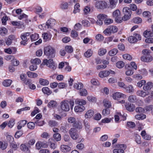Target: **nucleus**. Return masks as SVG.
<instances>
[{"label": "nucleus", "instance_id": "39", "mask_svg": "<svg viewBox=\"0 0 153 153\" xmlns=\"http://www.w3.org/2000/svg\"><path fill=\"white\" fill-rule=\"evenodd\" d=\"M30 37L32 41H34L38 39L39 35L38 34H34L30 35Z\"/></svg>", "mask_w": 153, "mask_h": 153}, {"label": "nucleus", "instance_id": "27", "mask_svg": "<svg viewBox=\"0 0 153 153\" xmlns=\"http://www.w3.org/2000/svg\"><path fill=\"white\" fill-rule=\"evenodd\" d=\"M12 82V80L10 79H6L3 81L2 84L4 86L8 87L10 85Z\"/></svg>", "mask_w": 153, "mask_h": 153}, {"label": "nucleus", "instance_id": "53", "mask_svg": "<svg viewBox=\"0 0 153 153\" xmlns=\"http://www.w3.org/2000/svg\"><path fill=\"white\" fill-rule=\"evenodd\" d=\"M48 125L52 127L57 126V123L55 121L50 120L48 122Z\"/></svg>", "mask_w": 153, "mask_h": 153}, {"label": "nucleus", "instance_id": "52", "mask_svg": "<svg viewBox=\"0 0 153 153\" xmlns=\"http://www.w3.org/2000/svg\"><path fill=\"white\" fill-rule=\"evenodd\" d=\"M110 110L109 108H106L103 110L102 114L103 115L106 116L110 113Z\"/></svg>", "mask_w": 153, "mask_h": 153}, {"label": "nucleus", "instance_id": "50", "mask_svg": "<svg viewBox=\"0 0 153 153\" xmlns=\"http://www.w3.org/2000/svg\"><path fill=\"white\" fill-rule=\"evenodd\" d=\"M133 21L135 23L139 24L141 22L142 20L140 17H136L133 19Z\"/></svg>", "mask_w": 153, "mask_h": 153}, {"label": "nucleus", "instance_id": "28", "mask_svg": "<svg viewBox=\"0 0 153 153\" xmlns=\"http://www.w3.org/2000/svg\"><path fill=\"white\" fill-rule=\"evenodd\" d=\"M27 74L28 76L30 78H35L38 76V75L37 74L30 71L27 72Z\"/></svg>", "mask_w": 153, "mask_h": 153}, {"label": "nucleus", "instance_id": "4", "mask_svg": "<svg viewBox=\"0 0 153 153\" xmlns=\"http://www.w3.org/2000/svg\"><path fill=\"white\" fill-rule=\"evenodd\" d=\"M30 34V33H25L22 34L21 37L22 40L20 42L22 45H25L27 44V42L29 39V36Z\"/></svg>", "mask_w": 153, "mask_h": 153}, {"label": "nucleus", "instance_id": "33", "mask_svg": "<svg viewBox=\"0 0 153 153\" xmlns=\"http://www.w3.org/2000/svg\"><path fill=\"white\" fill-rule=\"evenodd\" d=\"M130 66H128L127 69L128 70L126 72V74L127 75L130 76L133 74L134 72L133 70L131 69H130Z\"/></svg>", "mask_w": 153, "mask_h": 153}, {"label": "nucleus", "instance_id": "51", "mask_svg": "<svg viewBox=\"0 0 153 153\" xmlns=\"http://www.w3.org/2000/svg\"><path fill=\"white\" fill-rule=\"evenodd\" d=\"M111 33H115L117 32L118 31V28L116 26H109Z\"/></svg>", "mask_w": 153, "mask_h": 153}, {"label": "nucleus", "instance_id": "17", "mask_svg": "<svg viewBox=\"0 0 153 153\" xmlns=\"http://www.w3.org/2000/svg\"><path fill=\"white\" fill-rule=\"evenodd\" d=\"M86 101L82 99H77L75 100V104L79 105H83L86 104Z\"/></svg>", "mask_w": 153, "mask_h": 153}, {"label": "nucleus", "instance_id": "49", "mask_svg": "<svg viewBox=\"0 0 153 153\" xmlns=\"http://www.w3.org/2000/svg\"><path fill=\"white\" fill-rule=\"evenodd\" d=\"M31 62L34 64L35 65L39 64L41 63L40 60L38 58H36L34 59H32L30 61Z\"/></svg>", "mask_w": 153, "mask_h": 153}, {"label": "nucleus", "instance_id": "30", "mask_svg": "<svg viewBox=\"0 0 153 153\" xmlns=\"http://www.w3.org/2000/svg\"><path fill=\"white\" fill-rule=\"evenodd\" d=\"M143 35L146 38L152 37L153 36V33L151 31H145L143 33Z\"/></svg>", "mask_w": 153, "mask_h": 153}, {"label": "nucleus", "instance_id": "36", "mask_svg": "<svg viewBox=\"0 0 153 153\" xmlns=\"http://www.w3.org/2000/svg\"><path fill=\"white\" fill-rule=\"evenodd\" d=\"M42 37L43 39L45 40V41L49 40L51 38L50 35L47 33H44L42 34Z\"/></svg>", "mask_w": 153, "mask_h": 153}, {"label": "nucleus", "instance_id": "5", "mask_svg": "<svg viewBox=\"0 0 153 153\" xmlns=\"http://www.w3.org/2000/svg\"><path fill=\"white\" fill-rule=\"evenodd\" d=\"M116 148L117 149L113 150V153H123L126 146L125 144H118L116 145Z\"/></svg>", "mask_w": 153, "mask_h": 153}, {"label": "nucleus", "instance_id": "56", "mask_svg": "<svg viewBox=\"0 0 153 153\" xmlns=\"http://www.w3.org/2000/svg\"><path fill=\"white\" fill-rule=\"evenodd\" d=\"M91 84L94 85H98L100 84L98 80L95 79H91Z\"/></svg>", "mask_w": 153, "mask_h": 153}, {"label": "nucleus", "instance_id": "6", "mask_svg": "<svg viewBox=\"0 0 153 153\" xmlns=\"http://www.w3.org/2000/svg\"><path fill=\"white\" fill-rule=\"evenodd\" d=\"M113 17L115 19L116 22L120 23L122 21V18L120 17V13L119 10H116L112 13Z\"/></svg>", "mask_w": 153, "mask_h": 153}, {"label": "nucleus", "instance_id": "35", "mask_svg": "<svg viewBox=\"0 0 153 153\" xmlns=\"http://www.w3.org/2000/svg\"><path fill=\"white\" fill-rule=\"evenodd\" d=\"M117 52V50L116 48H114L109 52L108 54L110 56H114L115 55Z\"/></svg>", "mask_w": 153, "mask_h": 153}, {"label": "nucleus", "instance_id": "38", "mask_svg": "<svg viewBox=\"0 0 153 153\" xmlns=\"http://www.w3.org/2000/svg\"><path fill=\"white\" fill-rule=\"evenodd\" d=\"M7 30L4 27L0 28V34L4 36L7 33Z\"/></svg>", "mask_w": 153, "mask_h": 153}, {"label": "nucleus", "instance_id": "57", "mask_svg": "<svg viewBox=\"0 0 153 153\" xmlns=\"http://www.w3.org/2000/svg\"><path fill=\"white\" fill-rule=\"evenodd\" d=\"M90 8L89 6H86L83 9L84 13V14L87 15L90 12Z\"/></svg>", "mask_w": 153, "mask_h": 153}, {"label": "nucleus", "instance_id": "46", "mask_svg": "<svg viewBox=\"0 0 153 153\" xmlns=\"http://www.w3.org/2000/svg\"><path fill=\"white\" fill-rule=\"evenodd\" d=\"M106 49L104 48H100L98 51V54L100 56L104 55L106 52Z\"/></svg>", "mask_w": 153, "mask_h": 153}, {"label": "nucleus", "instance_id": "41", "mask_svg": "<svg viewBox=\"0 0 153 153\" xmlns=\"http://www.w3.org/2000/svg\"><path fill=\"white\" fill-rule=\"evenodd\" d=\"M116 65L117 68H121L124 66L125 64L123 61H119L117 63Z\"/></svg>", "mask_w": 153, "mask_h": 153}, {"label": "nucleus", "instance_id": "8", "mask_svg": "<svg viewBox=\"0 0 153 153\" xmlns=\"http://www.w3.org/2000/svg\"><path fill=\"white\" fill-rule=\"evenodd\" d=\"M95 7L97 9H103L106 7L107 3L104 1H98L95 4Z\"/></svg>", "mask_w": 153, "mask_h": 153}, {"label": "nucleus", "instance_id": "7", "mask_svg": "<svg viewBox=\"0 0 153 153\" xmlns=\"http://www.w3.org/2000/svg\"><path fill=\"white\" fill-rule=\"evenodd\" d=\"M69 133L71 138L74 140L77 139L79 137L77 131L75 128H71L69 131Z\"/></svg>", "mask_w": 153, "mask_h": 153}, {"label": "nucleus", "instance_id": "12", "mask_svg": "<svg viewBox=\"0 0 153 153\" xmlns=\"http://www.w3.org/2000/svg\"><path fill=\"white\" fill-rule=\"evenodd\" d=\"M141 59L143 62H149L152 60V58L151 55H150L145 56H142Z\"/></svg>", "mask_w": 153, "mask_h": 153}, {"label": "nucleus", "instance_id": "64", "mask_svg": "<svg viewBox=\"0 0 153 153\" xmlns=\"http://www.w3.org/2000/svg\"><path fill=\"white\" fill-rule=\"evenodd\" d=\"M128 126L130 128H134L135 126V124L134 122H128L127 123Z\"/></svg>", "mask_w": 153, "mask_h": 153}, {"label": "nucleus", "instance_id": "15", "mask_svg": "<svg viewBox=\"0 0 153 153\" xmlns=\"http://www.w3.org/2000/svg\"><path fill=\"white\" fill-rule=\"evenodd\" d=\"M110 74V71H100L99 74V76L101 78H103L108 76Z\"/></svg>", "mask_w": 153, "mask_h": 153}, {"label": "nucleus", "instance_id": "20", "mask_svg": "<svg viewBox=\"0 0 153 153\" xmlns=\"http://www.w3.org/2000/svg\"><path fill=\"white\" fill-rule=\"evenodd\" d=\"M152 83L151 82H148L145 84L143 87V89L145 91L150 90L152 87Z\"/></svg>", "mask_w": 153, "mask_h": 153}, {"label": "nucleus", "instance_id": "44", "mask_svg": "<svg viewBox=\"0 0 153 153\" xmlns=\"http://www.w3.org/2000/svg\"><path fill=\"white\" fill-rule=\"evenodd\" d=\"M146 116L144 114H137L135 116L136 119L138 120H143L146 118Z\"/></svg>", "mask_w": 153, "mask_h": 153}, {"label": "nucleus", "instance_id": "42", "mask_svg": "<svg viewBox=\"0 0 153 153\" xmlns=\"http://www.w3.org/2000/svg\"><path fill=\"white\" fill-rule=\"evenodd\" d=\"M65 51L68 53H72L73 51L72 47L71 46H67L65 48Z\"/></svg>", "mask_w": 153, "mask_h": 153}, {"label": "nucleus", "instance_id": "59", "mask_svg": "<svg viewBox=\"0 0 153 153\" xmlns=\"http://www.w3.org/2000/svg\"><path fill=\"white\" fill-rule=\"evenodd\" d=\"M123 57L125 59H128L129 60H131L132 59V57L128 54H125L123 55Z\"/></svg>", "mask_w": 153, "mask_h": 153}, {"label": "nucleus", "instance_id": "9", "mask_svg": "<svg viewBox=\"0 0 153 153\" xmlns=\"http://www.w3.org/2000/svg\"><path fill=\"white\" fill-rule=\"evenodd\" d=\"M46 143L45 141H38L36 143V149L39 150L42 148H45L47 146Z\"/></svg>", "mask_w": 153, "mask_h": 153}, {"label": "nucleus", "instance_id": "61", "mask_svg": "<svg viewBox=\"0 0 153 153\" xmlns=\"http://www.w3.org/2000/svg\"><path fill=\"white\" fill-rule=\"evenodd\" d=\"M43 62L45 65H46L48 63L51 64L54 63L53 60L51 59H49L48 60L47 59H45L43 61Z\"/></svg>", "mask_w": 153, "mask_h": 153}, {"label": "nucleus", "instance_id": "3", "mask_svg": "<svg viewBox=\"0 0 153 153\" xmlns=\"http://www.w3.org/2000/svg\"><path fill=\"white\" fill-rule=\"evenodd\" d=\"M60 104V107L62 111L65 112H67L69 111L70 107L68 101H63L61 102Z\"/></svg>", "mask_w": 153, "mask_h": 153}, {"label": "nucleus", "instance_id": "40", "mask_svg": "<svg viewBox=\"0 0 153 153\" xmlns=\"http://www.w3.org/2000/svg\"><path fill=\"white\" fill-rule=\"evenodd\" d=\"M150 53L151 51L150 50L147 49H144L142 51V53L143 54V55L142 56H145L150 55Z\"/></svg>", "mask_w": 153, "mask_h": 153}, {"label": "nucleus", "instance_id": "24", "mask_svg": "<svg viewBox=\"0 0 153 153\" xmlns=\"http://www.w3.org/2000/svg\"><path fill=\"white\" fill-rule=\"evenodd\" d=\"M42 91L44 93L48 95H49L52 93V91L49 89V88L46 87L43 88Z\"/></svg>", "mask_w": 153, "mask_h": 153}, {"label": "nucleus", "instance_id": "43", "mask_svg": "<svg viewBox=\"0 0 153 153\" xmlns=\"http://www.w3.org/2000/svg\"><path fill=\"white\" fill-rule=\"evenodd\" d=\"M87 99L88 101L92 102H95L97 100V98L95 97L91 96H88Z\"/></svg>", "mask_w": 153, "mask_h": 153}, {"label": "nucleus", "instance_id": "58", "mask_svg": "<svg viewBox=\"0 0 153 153\" xmlns=\"http://www.w3.org/2000/svg\"><path fill=\"white\" fill-rule=\"evenodd\" d=\"M96 39L99 41H101L104 39L103 36L100 34L97 35L96 36Z\"/></svg>", "mask_w": 153, "mask_h": 153}, {"label": "nucleus", "instance_id": "21", "mask_svg": "<svg viewBox=\"0 0 153 153\" xmlns=\"http://www.w3.org/2000/svg\"><path fill=\"white\" fill-rule=\"evenodd\" d=\"M57 106V102L56 101L51 100L48 103V107L49 108H54Z\"/></svg>", "mask_w": 153, "mask_h": 153}, {"label": "nucleus", "instance_id": "37", "mask_svg": "<svg viewBox=\"0 0 153 153\" xmlns=\"http://www.w3.org/2000/svg\"><path fill=\"white\" fill-rule=\"evenodd\" d=\"M39 82L40 84L43 85H47L49 83L47 80L41 78L40 79Z\"/></svg>", "mask_w": 153, "mask_h": 153}, {"label": "nucleus", "instance_id": "19", "mask_svg": "<svg viewBox=\"0 0 153 153\" xmlns=\"http://www.w3.org/2000/svg\"><path fill=\"white\" fill-rule=\"evenodd\" d=\"M94 112L92 110H88L85 114V117L86 118H91L94 115Z\"/></svg>", "mask_w": 153, "mask_h": 153}, {"label": "nucleus", "instance_id": "26", "mask_svg": "<svg viewBox=\"0 0 153 153\" xmlns=\"http://www.w3.org/2000/svg\"><path fill=\"white\" fill-rule=\"evenodd\" d=\"M104 106L107 108H109L111 106V103L108 100L105 99L103 102Z\"/></svg>", "mask_w": 153, "mask_h": 153}, {"label": "nucleus", "instance_id": "2", "mask_svg": "<svg viewBox=\"0 0 153 153\" xmlns=\"http://www.w3.org/2000/svg\"><path fill=\"white\" fill-rule=\"evenodd\" d=\"M124 16L122 19L125 21L129 19L131 17V11L128 7H125L123 8V10Z\"/></svg>", "mask_w": 153, "mask_h": 153}, {"label": "nucleus", "instance_id": "47", "mask_svg": "<svg viewBox=\"0 0 153 153\" xmlns=\"http://www.w3.org/2000/svg\"><path fill=\"white\" fill-rule=\"evenodd\" d=\"M137 98L135 96L131 95L128 98V100L131 102H134L136 100Z\"/></svg>", "mask_w": 153, "mask_h": 153}, {"label": "nucleus", "instance_id": "13", "mask_svg": "<svg viewBox=\"0 0 153 153\" xmlns=\"http://www.w3.org/2000/svg\"><path fill=\"white\" fill-rule=\"evenodd\" d=\"M113 97L115 100H117L118 98L124 97L126 95L123 93L120 92H116L113 94L112 95Z\"/></svg>", "mask_w": 153, "mask_h": 153}, {"label": "nucleus", "instance_id": "32", "mask_svg": "<svg viewBox=\"0 0 153 153\" xmlns=\"http://www.w3.org/2000/svg\"><path fill=\"white\" fill-rule=\"evenodd\" d=\"M93 54L92 51L90 49H88L86 52L84 53V56L86 58L91 57Z\"/></svg>", "mask_w": 153, "mask_h": 153}, {"label": "nucleus", "instance_id": "54", "mask_svg": "<svg viewBox=\"0 0 153 153\" xmlns=\"http://www.w3.org/2000/svg\"><path fill=\"white\" fill-rule=\"evenodd\" d=\"M27 126L28 128L30 129H33L35 126V123L33 122H30L27 124Z\"/></svg>", "mask_w": 153, "mask_h": 153}, {"label": "nucleus", "instance_id": "1", "mask_svg": "<svg viewBox=\"0 0 153 153\" xmlns=\"http://www.w3.org/2000/svg\"><path fill=\"white\" fill-rule=\"evenodd\" d=\"M44 53L48 58H52L55 57V50L51 47L48 46L44 48Z\"/></svg>", "mask_w": 153, "mask_h": 153}, {"label": "nucleus", "instance_id": "34", "mask_svg": "<svg viewBox=\"0 0 153 153\" xmlns=\"http://www.w3.org/2000/svg\"><path fill=\"white\" fill-rule=\"evenodd\" d=\"M80 7V5L79 3H77L75 5L74 10L73 11L74 13H76L79 12L80 10V9H79Z\"/></svg>", "mask_w": 153, "mask_h": 153}, {"label": "nucleus", "instance_id": "25", "mask_svg": "<svg viewBox=\"0 0 153 153\" xmlns=\"http://www.w3.org/2000/svg\"><path fill=\"white\" fill-rule=\"evenodd\" d=\"M125 89L126 90V92L128 93H133L134 91L133 86L131 85H129L128 87L126 86Z\"/></svg>", "mask_w": 153, "mask_h": 153}, {"label": "nucleus", "instance_id": "10", "mask_svg": "<svg viewBox=\"0 0 153 153\" xmlns=\"http://www.w3.org/2000/svg\"><path fill=\"white\" fill-rule=\"evenodd\" d=\"M55 20L54 19H51L47 22L46 24L45 28L48 29L51 28L55 25Z\"/></svg>", "mask_w": 153, "mask_h": 153}, {"label": "nucleus", "instance_id": "16", "mask_svg": "<svg viewBox=\"0 0 153 153\" xmlns=\"http://www.w3.org/2000/svg\"><path fill=\"white\" fill-rule=\"evenodd\" d=\"M149 94V92L148 91H144L142 90H139L137 92V95L142 97H144Z\"/></svg>", "mask_w": 153, "mask_h": 153}, {"label": "nucleus", "instance_id": "11", "mask_svg": "<svg viewBox=\"0 0 153 153\" xmlns=\"http://www.w3.org/2000/svg\"><path fill=\"white\" fill-rule=\"evenodd\" d=\"M125 106L126 109L130 111H133L135 109V106L133 104L126 103Z\"/></svg>", "mask_w": 153, "mask_h": 153}, {"label": "nucleus", "instance_id": "45", "mask_svg": "<svg viewBox=\"0 0 153 153\" xmlns=\"http://www.w3.org/2000/svg\"><path fill=\"white\" fill-rule=\"evenodd\" d=\"M103 33L106 35L109 36L111 35V32L109 27V26L107 28L104 30Z\"/></svg>", "mask_w": 153, "mask_h": 153}, {"label": "nucleus", "instance_id": "48", "mask_svg": "<svg viewBox=\"0 0 153 153\" xmlns=\"http://www.w3.org/2000/svg\"><path fill=\"white\" fill-rule=\"evenodd\" d=\"M128 40L131 43H133L137 42L136 39H135L134 36H129L128 38Z\"/></svg>", "mask_w": 153, "mask_h": 153}, {"label": "nucleus", "instance_id": "31", "mask_svg": "<svg viewBox=\"0 0 153 153\" xmlns=\"http://www.w3.org/2000/svg\"><path fill=\"white\" fill-rule=\"evenodd\" d=\"M53 137L54 140L56 141H60L61 140V135L58 133L54 134H53Z\"/></svg>", "mask_w": 153, "mask_h": 153}, {"label": "nucleus", "instance_id": "29", "mask_svg": "<svg viewBox=\"0 0 153 153\" xmlns=\"http://www.w3.org/2000/svg\"><path fill=\"white\" fill-rule=\"evenodd\" d=\"M73 126L76 128H82V123L79 121H75L73 124Z\"/></svg>", "mask_w": 153, "mask_h": 153}, {"label": "nucleus", "instance_id": "62", "mask_svg": "<svg viewBox=\"0 0 153 153\" xmlns=\"http://www.w3.org/2000/svg\"><path fill=\"white\" fill-rule=\"evenodd\" d=\"M135 110L136 112L139 113H143L144 111V109L141 107H137Z\"/></svg>", "mask_w": 153, "mask_h": 153}, {"label": "nucleus", "instance_id": "23", "mask_svg": "<svg viewBox=\"0 0 153 153\" xmlns=\"http://www.w3.org/2000/svg\"><path fill=\"white\" fill-rule=\"evenodd\" d=\"M110 3V7L111 8H114L117 2V0H109Z\"/></svg>", "mask_w": 153, "mask_h": 153}, {"label": "nucleus", "instance_id": "60", "mask_svg": "<svg viewBox=\"0 0 153 153\" xmlns=\"http://www.w3.org/2000/svg\"><path fill=\"white\" fill-rule=\"evenodd\" d=\"M113 21V20L110 19H106L104 20V23L105 25H108L112 23Z\"/></svg>", "mask_w": 153, "mask_h": 153}, {"label": "nucleus", "instance_id": "55", "mask_svg": "<svg viewBox=\"0 0 153 153\" xmlns=\"http://www.w3.org/2000/svg\"><path fill=\"white\" fill-rule=\"evenodd\" d=\"M79 94L81 96H85L87 94V91L86 89H82L80 91Z\"/></svg>", "mask_w": 153, "mask_h": 153}, {"label": "nucleus", "instance_id": "63", "mask_svg": "<svg viewBox=\"0 0 153 153\" xmlns=\"http://www.w3.org/2000/svg\"><path fill=\"white\" fill-rule=\"evenodd\" d=\"M23 134V132L22 131H19L16 132L15 134V137L16 138H19Z\"/></svg>", "mask_w": 153, "mask_h": 153}, {"label": "nucleus", "instance_id": "22", "mask_svg": "<svg viewBox=\"0 0 153 153\" xmlns=\"http://www.w3.org/2000/svg\"><path fill=\"white\" fill-rule=\"evenodd\" d=\"M74 87L77 90L81 89L83 87V85L81 82H77L74 84Z\"/></svg>", "mask_w": 153, "mask_h": 153}, {"label": "nucleus", "instance_id": "14", "mask_svg": "<svg viewBox=\"0 0 153 153\" xmlns=\"http://www.w3.org/2000/svg\"><path fill=\"white\" fill-rule=\"evenodd\" d=\"M85 109V108L83 105H77L75 106L74 111L76 112H81Z\"/></svg>", "mask_w": 153, "mask_h": 153}, {"label": "nucleus", "instance_id": "18", "mask_svg": "<svg viewBox=\"0 0 153 153\" xmlns=\"http://www.w3.org/2000/svg\"><path fill=\"white\" fill-rule=\"evenodd\" d=\"M60 148L61 150L64 152H67L71 151V148L70 147L67 145H62L61 146Z\"/></svg>", "mask_w": 153, "mask_h": 153}]
</instances>
